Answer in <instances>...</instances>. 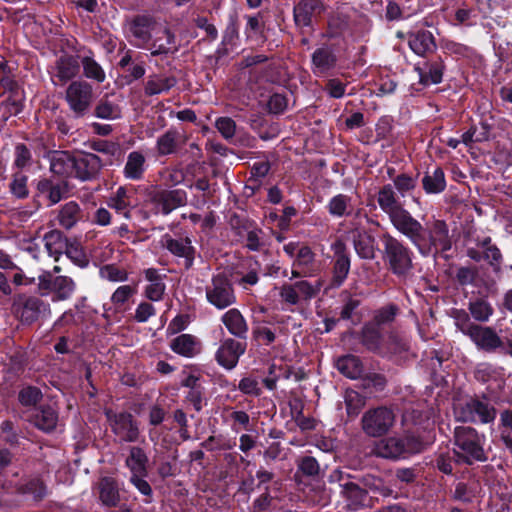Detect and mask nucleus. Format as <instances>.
I'll return each mask as SVG.
<instances>
[{
  "instance_id": "nucleus-1",
  "label": "nucleus",
  "mask_w": 512,
  "mask_h": 512,
  "mask_svg": "<svg viewBox=\"0 0 512 512\" xmlns=\"http://www.w3.org/2000/svg\"><path fill=\"white\" fill-rule=\"evenodd\" d=\"M424 256H436L451 249L452 241L449 236V228L445 221L436 220L428 231L415 218L402 233Z\"/></svg>"
},
{
  "instance_id": "nucleus-2",
  "label": "nucleus",
  "mask_w": 512,
  "mask_h": 512,
  "mask_svg": "<svg viewBox=\"0 0 512 512\" xmlns=\"http://www.w3.org/2000/svg\"><path fill=\"white\" fill-rule=\"evenodd\" d=\"M456 325L478 351L512 357V338L500 337L493 327L471 322L466 313L463 318H457Z\"/></svg>"
},
{
  "instance_id": "nucleus-3",
  "label": "nucleus",
  "mask_w": 512,
  "mask_h": 512,
  "mask_svg": "<svg viewBox=\"0 0 512 512\" xmlns=\"http://www.w3.org/2000/svg\"><path fill=\"white\" fill-rule=\"evenodd\" d=\"M486 436L471 426H456L453 431V453L458 463L468 466L488 461Z\"/></svg>"
},
{
  "instance_id": "nucleus-4",
  "label": "nucleus",
  "mask_w": 512,
  "mask_h": 512,
  "mask_svg": "<svg viewBox=\"0 0 512 512\" xmlns=\"http://www.w3.org/2000/svg\"><path fill=\"white\" fill-rule=\"evenodd\" d=\"M351 225L350 235L357 255L362 259H374L376 239L373 226L377 228L379 223L369 218L367 214H357Z\"/></svg>"
},
{
  "instance_id": "nucleus-5",
  "label": "nucleus",
  "mask_w": 512,
  "mask_h": 512,
  "mask_svg": "<svg viewBox=\"0 0 512 512\" xmlns=\"http://www.w3.org/2000/svg\"><path fill=\"white\" fill-rule=\"evenodd\" d=\"M381 240L384 261L388 263L394 274L405 275L413 266L412 251L389 233H384Z\"/></svg>"
},
{
  "instance_id": "nucleus-6",
  "label": "nucleus",
  "mask_w": 512,
  "mask_h": 512,
  "mask_svg": "<svg viewBox=\"0 0 512 512\" xmlns=\"http://www.w3.org/2000/svg\"><path fill=\"white\" fill-rule=\"evenodd\" d=\"M377 202L380 209L388 215L394 228L403 233L414 217L399 202L392 185L386 184L379 190Z\"/></svg>"
},
{
  "instance_id": "nucleus-7",
  "label": "nucleus",
  "mask_w": 512,
  "mask_h": 512,
  "mask_svg": "<svg viewBox=\"0 0 512 512\" xmlns=\"http://www.w3.org/2000/svg\"><path fill=\"white\" fill-rule=\"evenodd\" d=\"M395 423V413L387 406L369 408L361 418L363 432L373 438L387 435Z\"/></svg>"
},
{
  "instance_id": "nucleus-8",
  "label": "nucleus",
  "mask_w": 512,
  "mask_h": 512,
  "mask_svg": "<svg viewBox=\"0 0 512 512\" xmlns=\"http://www.w3.org/2000/svg\"><path fill=\"white\" fill-rule=\"evenodd\" d=\"M104 415L111 432L119 438L121 443H135L139 440V423L130 412H116L111 408H106Z\"/></svg>"
},
{
  "instance_id": "nucleus-9",
  "label": "nucleus",
  "mask_w": 512,
  "mask_h": 512,
  "mask_svg": "<svg viewBox=\"0 0 512 512\" xmlns=\"http://www.w3.org/2000/svg\"><path fill=\"white\" fill-rule=\"evenodd\" d=\"M65 99L75 117H83L88 113L93 102V88L84 80L73 81L66 89Z\"/></svg>"
},
{
  "instance_id": "nucleus-10",
  "label": "nucleus",
  "mask_w": 512,
  "mask_h": 512,
  "mask_svg": "<svg viewBox=\"0 0 512 512\" xmlns=\"http://www.w3.org/2000/svg\"><path fill=\"white\" fill-rule=\"evenodd\" d=\"M497 416L496 408L486 401L478 397L470 398L461 408L460 420L463 422L489 424L493 423Z\"/></svg>"
},
{
  "instance_id": "nucleus-11",
  "label": "nucleus",
  "mask_w": 512,
  "mask_h": 512,
  "mask_svg": "<svg viewBox=\"0 0 512 512\" xmlns=\"http://www.w3.org/2000/svg\"><path fill=\"white\" fill-rule=\"evenodd\" d=\"M246 349V341L225 338L215 353V360L222 368L228 371L233 370L238 365L240 357L245 354Z\"/></svg>"
},
{
  "instance_id": "nucleus-12",
  "label": "nucleus",
  "mask_w": 512,
  "mask_h": 512,
  "mask_svg": "<svg viewBox=\"0 0 512 512\" xmlns=\"http://www.w3.org/2000/svg\"><path fill=\"white\" fill-rule=\"evenodd\" d=\"M399 438L403 443L406 457L423 452L434 441L432 432L419 426H413L404 430Z\"/></svg>"
},
{
  "instance_id": "nucleus-13",
  "label": "nucleus",
  "mask_w": 512,
  "mask_h": 512,
  "mask_svg": "<svg viewBox=\"0 0 512 512\" xmlns=\"http://www.w3.org/2000/svg\"><path fill=\"white\" fill-rule=\"evenodd\" d=\"M150 200L162 214L168 215L186 204L187 193L183 189H160L150 194Z\"/></svg>"
},
{
  "instance_id": "nucleus-14",
  "label": "nucleus",
  "mask_w": 512,
  "mask_h": 512,
  "mask_svg": "<svg viewBox=\"0 0 512 512\" xmlns=\"http://www.w3.org/2000/svg\"><path fill=\"white\" fill-rule=\"evenodd\" d=\"M161 242L162 246L172 255L182 259V264L186 269L193 265L196 251L189 237L173 238L169 234H165Z\"/></svg>"
},
{
  "instance_id": "nucleus-15",
  "label": "nucleus",
  "mask_w": 512,
  "mask_h": 512,
  "mask_svg": "<svg viewBox=\"0 0 512 512\" xmlns=\"http://www.w3.org/2000/svg\"><path fill=\"white\" fill-rule=\"evenodd\" d=\"M103 162L93 153H79L75 158V171L73 176L81 181H91L98 177Z\"/></svg>"
},
{
  "instance_id": "nucleus-16",
  "label": "nucleus",
  "mask_w": 512,
  "mask_h": 512,
  "mask_svg": "<svg viewBox=\"0 0 512 512\" xmlns=\"http://www.w3.org/2000/svg\"><path fill=\"white\" fill-rule=\"evenodd\" d=\"M59 420L58 411L50 404L39 405L29 414V422L44 433H52Z\"/></svg>"
},
{
  "instance_id": "nucleus-17",
  "label": "nucleus",
  "mask_w": 512,
  "mask_h": 512,
  "mask_svg": "<svg viewBox=\"0 0 512 512\" xmlns=\"http://www.w3.org/2000/svg\"><path fill=\"white\" fill-rule=\"evenodd\" d=\"M338 58L327 45L317 48L311 55V70L315 76H327L335 69Z\"/></svg>"
},
{
  "instance_id": "nucleus-18",
  "label": "nucleus",
  "mask_w": 512,
  "mask_h": 512,
  "mask_svg": "<svg viewBox=\"0 0 512 512\" xmlns=\"http://www.w3.org/2000/svg\"><path fill=\"white\" fill-rule=\"evenodd\" d=\"M414 70L418 73L420 84L424 86L436 85L442 82L445 64L441 57H437L428 59L422 64L418 63Z\"/></svg>"
},
{
  "instance_id": "nucleus-19",
  "label": "nucleus",
  "mask_w": 512,
  "mask_h": 512,
  "mask_svg": "<svg viewBox=\"0 0 512 512\" xmlns=\"http://www.w3.org/2000/svg\"><path fill=\"white\" fill-rule=\"evenodd\" d=\"M324 10L325 6L321 0H300L293 9L295 24L302 28L310 27L312 17Z\"/></svg>"
},
{
  "instance_id": "nucleus-20",
  "label": "nucleus",
  "mask_w": 512,
  "mask_h": 512,
  "mask_svg": "<svg viewBox=\"0 0 512 512\" xmlns=\"http://www.w3.org/2000/svg\"><path fill=\"white\" fill-rule=\"evenodd\" d=\"M335 260L332 271V286H340L346 279L350 270V258L346 246L342 241H336L333 245Z\"/></svg>"
},
{
  "instance_id": "nucleus-21",
  "label": "nucleus",
  "mask_w": 512,
  "mask_h": 512,
  "mask_svg": "<svg viewBox=\"0 0 512 512\" xmlns=\"http://www.w3.org/2000/svg\"><path fill=\"white\" fill-rule=\"evenodd\" d=\"M156 21L149 15L135 16L129 25V31L138 41L137 47H143L152 39V31L155 29Z\"/></svg>"
},
{
  "instance_id": "nucleus-22",
  "label": "nucleus",
  "mask_w": 512,
  "mask_h": 512,
  "mask_svg": "<svg viewBox=\"0 0 512 512\" xmlns=\"http://www.w3.org/2000/svg\"><path fill=\"white\" fill-rule=\"evenodd\" d=\"M17 492L39 503L49 495V488L43 478L37 475L23 479L17 486Z\"/></svg>"
},
{
  "instance_id": "nucleus-23",
  "label": "nucleus",
  "mask_w": 512,
  "mask_h": 512,
  "mask_svg": "<svg viewBox=\"0 0 512 512\" xmlns=\"http://www.w3.org/2000/svg\"><path fill=\"white\" fill-rule=\"evenodd\" d=\"M169 347L177 355L193 358L201 353L202 342L192 334H180L171 340Z\"/></svg>"
},
{
  "instance_id": "nucleus-24",
  "label": "nucleus",
  "mask_w": 512,
  "mask_h": 512,
  "mask_svg": "<svg viewBox=\"0 0 512 512\" xmlns=\"http://www.w3.org/2000/svg\"><path fill=\"white\" fill-rule=\"evenodd\" d=\"M408 45L415 54L421 57H427L437 49L435 38L428 30L408 33Z\"/></svg>"
},
{
  "instance_id": "nucleus-25",
  "label": "nucleus",
  "mask_w": 512,
  "mask_h": 512,
  "mask_svg": "<svg viewBox=\"0 0 512 512\" xmlns=\"http://www.w3.org/2000/svg\"><path fill=\"white\" fill-rule=\"evenodd\" d=\"M324 475L319 461L310 455L300 456L296 459V472L294 479L296 482H302V479L319 480Z\"/></svg>"
},
{
  "instance_id": "nucleus-26",
  "label": "nucleus",
  "mask_w": 512,
  "mask_h": 512,
  "mask_svg": "<svg viewBox=\"0 0 512 512\" xmlns=\"http://www.w3.org/2000/svg\"><path fill=\"white\" fill-rule=\"evenodd\" d=\"M76 154L69 151H50V170L53 174L70 177L75 171Z\"/></svg>"
},
{
  "instance_id": "nucleus-27",
  "label": "nucleus",
  "mask_w": 512,
  "mask_h": 512,
  "mask_svg": "<svg viewBox=\"0 0 512 512\" xmlns=\"http://www.w3.org/2000/svg\"><path fill=\"white\" fill-rule=\"evenodd\" d=\"M99 500L104 507L116 508L119 506L121 497L119 485L113 477H102L98 484Z\"/></svg>"
},
{
  "instance_id": "nucleus-28",
  "label": "nucleus",
  "mask_w": 512,
  "mask_h": 512,
  "mask_svg": "<svg viewBox=\"0 0 512 512\" xmlns=\"http://www.w3.org/2000/svg\"><path fill=\"white\" fill-rule=\"evenodd\" d=\"M37 191L44 195L49 201V206L55 205L62 200L68 192V183L66 181L54 182L51 179L43 178L37 183Z\"/></svg>"
},
{
  "instance_id": "nucleus-29",
  "label": "nucleus",
  "mask_w": 512,
  "mask_h": 512,
  "mask_svg": "<svg viewBox=\"0 0 512 512\" xmlns=\"http://www.w3.org/2000/svg\"><path fill=\"white\" fill-rule=\"evenodd\" d=\"M125 466L130 471V475H148L149 458L144 448L129 446Z\"/></svg>"
},
{
  "instance_id": "nucleus-30",
  "label": "nucleus",
  "mask_w": 512,
  "mask_h": 512,
  "mask_svg": "<svg viewBox=\"0 0 512 512\" xmlns=\"http://www.w3.org/2000/svg\"><path fill=\"white\" fill-rule=\"evenodd\" d=\"M222 322L230 334L238 340L246 341L248 325L238 309H230L222 316Z\"/></svg>"
},
{
  "instance_id": "nucleus-31",
  "label": "nucleus",
  "mask_w": 512,
  "mask_h": 512,
  "mask_svg": "<svg viewBox=\"0 0 512 512\" xmlns=\"http://www.w3.org/2000/svg\"><path fill=\"white\" fill-rule=\"evenodd\" d=\"M46 305L41 299L30 297L25 300L22 306L14 305L15 313L20 317L24 324H32L38 318L42 311L46 310Z\"/></svg>"
},
{
  "instance_id": "nucleus-32",
  "label": "nucleus",
  "mask_w": 512,
  "mask_h": 512,
  "mask_svg": "<svg viewBox=\"0 0 512 512\" xmlns=\"http://www.w3.org/2000/svg\"><path fill=\"white\" fill-rule=\"evenodd\" d=\"M403 443L399 437H388L381 440L374 447V453L377 457L384 459L406 458Z\"/></svg>"
},
{
  "instance_id": "nucleus-33",
  "label": "nucleus",
  "mask_w": 512,
  "mask_h": 512,
  "mask_svg": "<svg viewBox=\"0 0 512 512\" xmlns=\"http://www.w3.org/2000/svg\"><path fill=\"white\" fill-rule=\"evenodd\" d=\"M43 241L48 254L53 257L55 261H59V258L64 253L69 242L65 235L59 230L47 232L43 237Z\"/></svg>"
},
{
  "instance_id": "nucleus-34",
  "label": "nucleus",
  "mask_w": 512,
  "mask_h": 512,
  "mask_svg": "<svg viewBox=\"0 0 512 512\" xmlns=\"http://www.w3.org/2000/svg\"><path fill=\"white\" fill-rule=\"evenodd\" d=\"M421 182L427 194H439L446 189L445 173L440 167L427 170Z\"/></svg>"
},
{
  "instance_id": "nucleus-35",
  "label": "nucleus",
  "mask_w": 512,
  "mask_h": 512,
  "mask_svg": "<svg viewBox=\"0 0 512 512\" xmlns=\"http://www.w3.org/2000/svg\"><path fill=\"white\" fill-rule=\"evenodd\" d=\"M336 367L338 371L350 379L362 377L363 364L358 356L348 354L338 358Z\"/></svg>"
},
{
  "instance_id": "nucleus-36",
  "label": "nucleus",
  "mask_w": 512,
  "mask_h": 512,
  "mask_svg": "<svg viewBox=\"0 0 512 512\" xmlns=\"http://www.w3.org/2000/svg\"><path fill=\"white\" fill-rule=\"evenodd\" d=\"M108 206L117 213L123 214L126 219L131 218V195L125 187H119L108 200Z\"/></svg>"
},
{
  "instance_id": "nucleus-37",
  "label": "nucleus",
  "mask_w": 512,
  "mask_h": 512,
  "mask_svg": "<svg viewBox=\"0 0 512 512\" xmlns=\"http://www.w3.org/2000/svg\"><path fill=\"white\" fill-rule=\"evenodd\" d=\"M57 77L61 81H68L74 78L80 69V62L77 56L63 55L56 62Z\"/></svg>"
},
{
  "instance_id": "nucleus-38",
  "label": "nucleus",
  "mask_w": 512,
  "mask_h": 512,
  "mask_svg": "<svg viewBox=\"0 0 512 512\" xmlns=\"http://www.w3.org/2000/svg\"><path fill=\"white\" fill-rule=\"evenodd\" d=\"M177 83L175 77H160L157 74L150 75L145 83L144 92L147 96L158 95L162 92L169 91Z\"/></svg>"
},
{
  "instance_id": "nucleus-39",
  "label": "nucleus",
  "mask_w": 512,
  "mask_h": 512,
  "mask_svg": "<svg viewBox=\"0 0 512 512\" xmlns=\"http://www.w3.org/2000/svg\"><path fill=\"white\" fill-rule=\"evenodd\" d=\"M163 35L166 37L165 43H163L160 37H156L150 47L151 55L158 56L162 54H173L178 51V46L175 45L176 36L167 27L162 30Z\"/></svg>"
},
{
  "instance_id": "nucleus-40",
  "label": "nucleus",
  "mask_w": 512,
  "mask_h": 512,
  "mask_svg": "<svg viewBox=\"0 0 512 512\" xmlns=\"http://www.w3.org/2000/svg\"><path fill=\"white\" fill-rule=\"evenodd\" d=\"M361 343L371 352H377L381 348L382 334L375 324L366 323L361 331Z\"/></svg>"
},
{
  "instance_id": "nucleus-41",
  "label": "nucleus",
  "mask_w": 512,
  "mask_h": 512,
  "mask_svg": "<svg viewBox=\"0 0 512 512\" xmlns=\"http://www.w3.org/2000/svg\"><path fill=\"white\" fill-rule=\"evenodd\" d=\"M145 157L139 151L129 153L124 167V175L131 180H139L143 177Z\"/></svg>"
},
{
  "instance_id": "nucleus-42",
  "label": "nucleus",
  "mask_w": 512,
  "mask_h": 512,
  "mask_svg": "<svg viewBox=\"0 0 512 512\" xmlns=\"http://www.w3.org/2000/svg\"><path fill=\"white\" fill-rule=\"evenodd\" d=\"M343 496L350 502L354 508L362 507L368 496L366 489L360 487L359 484L354 482H346L341 485Z\"/></svg>"
},
{
  "instance_id": "nucleus-43",
  "label": "nucleus",
  "mask_w": 512,
  "mask_h": 512,
  "mask_svg": "<svg viewBox=\"0 0 512 512\" xmlns=\"http://www.w3.org/2000/svg\"><path fill=\"white\" fill-rule=\"evenodd\" d=\"M81 218L80 206L70 201L66 203L60 210L58 215L59 224L65 229H71Z\"/></svg>"
},
{
  "instance_id": "nucleus-44",
  "label": "nucleus",
  "mask_w": 512,
  "mask_h": 512,
  "mask_svg": "<svg viewBox=\"0 0 512 512\" xmlns=\"http://www.w3.org/2000/svg\"><path fill=\"white\" fill-rule=\"evenodd\" d=\"M254 224V221L237 213H233L229 217L230 228L235 236V241L238 243H243L246 233Z\"/></svg>"
},
{
  "instance_id": "nucleus-45",
  "label": "nucleus",
  "mask_w": 512,
  "mask_h": 512,
  "mask_svg": "<svg viewBox=\"0 0 512 512\" xmlns=\"http://www.w3.org/2000/svg\"><path fill=\"white\" fill-rule=\"evenodd\" d=\"M500 439L505 447L512 453V410L504 409L500 413L499 426Z\"/></svg>"
},
{
  "instance_id": "nucleus-46",
  "label": "nucleus",
  "mask_w": 512,
  "mask_h": 512,
  "mask_svg": "<svg viewBox=\"0 0 512 512\" xmlns=\"http://www.w3.org/2000/svg\"><path fill=\"white\" fill-rule=\"evenodd\" d=\"M179 138L178 131L174 129L167 130L157 139V152L161 156L172 154L177 149V141Z\"/></svg>"
},
{
  "instance_id": "nucleus-47",
  "label": "nucleus",
  "mask_w": 512,
  "mask_h": 512,
  "mask_svg": "<svg viewBox=\"0 0 512 512\" xmlns=\"http://www.w3.org/2000/svg\"><path fill=\"white\" fill-rule=\"evenodd\" d=\"M206 297L218 309H224L236 301L234 290H206Z\"/></svg>"
},
{
  "instance_id": "nucleus-48",
  "label": "nucleus",
  "mask_w": 512,
  "mask_h": 512,
  "mask_svg": "<svg viewBox=\"0 0 512 512\" xmlns=\"http://www.w3.org/2000/svg\"><path fill=\"white\" fill-rule=\"evenodd\" d=\"M43 394L40 388L27 385L18 392V401L24 407H38L37 404L42 400Z\"/></svg>"
},
{
  "instance_id": "nucleus-49",
  "label": "nucleus",
  "mask_w": 512,
  "mask_h": 512,
  "mask_svg": "<svg viewBox=\"0 0 512 512\" xmlns=\"http://www.w3.org/2000/svg\"><path fill=\"white\" fill-rule=\"evenodd\" d=\"M359 481L364 489L378 493L384 497L391 496L393 493V490L386 486L383 479L380 477L367 474L359 478Z\"/></svg>"
},
{
  "instance_id": "nucleus-50",
  "label": "nucleus",
  "mask_w": 512,
  "mask_h": 512,
  "mask_svg": "<svg viewBox=\"0 0 512 512\" xmlns=\"http://www.w3.org/2000/svg\"><path fill=\"white\" fill-rule=\"evenodd\" d=\"M469 311L475 320L486 322L492 315L493 308L485 299L476 298L469 302Z\"/></svg>"
},
{
  "instance_id": "nucleus-51",
  "label": "nucleus",
  "mask_w": 512,
  "mask_h": 512,
  "mask_svg": "<svg viewBox=\"0 0 512 512\" xmlns=\"http://www.w3.org/2000/svg\"><path fill=\"white\" fill-rule=\"evenodd\" d=\"M83 67V74L88 79H93L98 83L105 80V72L102 67L90 56H85L81 59Z\"/></svg>"
},
{
  "instance_id": "nucleus-52",
  "label": "nucleus",
  "mask_w": 512,
  "mask_h": 512,
  "mask_svg": "<svg viewBox=\"0 0 512 512\" xmlns=\"http://www.w3.org/2000/svg\"><path fill=\"white\" fill-rule=\"evenodd\" d=\"M361 378L363 387L368 389L370 393L384 391L388 382L384 374L376 372H369Z\"/></svg>"
},
{
  "instance_id": "nucleus-53",
  "label": "nucleus",
  "mask_w": 512,
  "mask_h": 512,
  "mask_svg": "<svg viewBox=\"0 0 512 512\" xmlns=\"http://www.w3.org/2000/svg\"><path fill=\"white\" fill-rule=\"evenodd\" d=\"M64 253L67 258L81 268H84L89 264V259L86 253L84 252L81 244L77 241H69Z\"/></svg>"
},
{
  "instance_id": "nucleus-54",
  "label": "nucleus",
  "mask_w": 512,
  "mask_h": 512,
  "mask_svg": "<svg viewBox=\"0 0 512 512\" xmlns=\"http://www.w3.org/2000/svg\"><path fill=\"white\" fill-rule=\"evenodd\" d=\"M28 177L22 172H16L12 175V181L9 185L10 192L18 199H26L29 196L27 187Z\"/></svg>"
},
{
  "instance_id": "nucleus-55",
  "label": "nucleus",
  "mask_w": 512,
  "mask_h": 512,
  "mask_svg": "<svg viewBox=\"0 0 512 512\" xmlns=\"http://www.w3.org/2000/svg\"><path fill=\"white\" fill-rule=\"evenodd\" d=\"M94 113L98 118L116 119L120 117L121 110L118 105L109 101L107 97H104L96 105Z\"/></svg>"
},
{
  "instance_id": "nucleus-56",
  "label": "nucleus",
  "mask_w": 512,
  "mask_h": 512,
  "mask_svg": "<svg viewBox=\"0 0 512 512\" xmlns=\"http://www.w3.org/2000/svg\"><path fill=\"white\" fill-rule=\"evenodd\" d=\"M148 475H130L129 482L146 498L143 500L145 504L153 502V490L151 485L145 479Z\"/></svg>"
},
{
  "instance_id": "nucleus-57",
  "label": "nucleus",
  "mask_w": 512,
  "mask_h": 512,
  "mask_svg": "<svg viewBox=\"0 0 512 512\" xmlns=\"http://www.w3.org/2000/svg\"><path fill=\"white\" fill-rule=\"evenodd\" d=\"M351 198L344 194L334 196L328 203V211L331 215L342 217L347 213Z\"/></svg>"
},
{
  "instance_id": "nucleus-58",
  "label": "nucleus",
  "mask_w": 512,
  "mask_h": 512,
  "mask_svg": "<svg viewBox=\"0 0 512 512\" xmlns=\"http://www.w3.org/2000/svg\"><path fill=\"white\" fill-rule=\"evenodd\" d=\"M236 389V386H234ZM237 389L244 395L259 397L262 394V389L256 378L252 376L243 377L237 386Z\"/></svg>"
},
{
  "instance_id": "nucleus-59",
  "label": "nucleus",
  "mask_w": 512,
  "mask_h": 512,
  "mask_svg": "<svg viewBox=\"0 0 512 512\" xmlns=\"http://www.w3.org/2000/svg\"><path fill=\"white\" fill-rule=\"evenodd\" d=\"M397 312L398 307L394 304H390L377 310L373 320L370 322L380 328L381 325L392 322Z\"/></svg>"
},
{
  "instance_id": "nucleus-60",
  "label": "nucleus",
  "mask_w": 512,
  "mask_h": 512,
  "mask_svg": "<svg viewBox=\"0 0 512 512\" xmlns=\"http://www.w3.org/2000/svg\"><path fill=\"white\" fill-rule=\"evenodd\" d=\"M14 155V166L19 169L29 166L32 162V153L24 143L16 144Z\"/></svg>"
},
{
  "instance_id": "nucleus-61",
  "label": "nucleus",
  "mask_w": 512,
  "mask_h": 512,
  "mask_svg": "<svg viewBox=\"0 0 512 512\" xmlns=\"http://www.w3.org/2000/svg\"><path fill=\"white\" fill-rule=\"evenodd\" d=\"M252 337L258 344L265 346L271 345L276 339L275 333L270 328L262 325L253 327Z\"/></svg>"
},
{
  "instance_id": "nucleus-62",
  "label": "nucleus",
  "mask_w": 512,
  "mask_h": 512,
  "mask_svg": "<svg viewBox=\"0 0 512 512\" xmlns=\"http://www.w3.org/2000/svg\"><path fill=\"white\" fill-rule=\"evenodd\" d=\"M272 502L273 497L270 494V488L264 487V492L253 501L251 512H270Z\"/></svg>"
},
{
  "instance_id": "nucleus-63",
  "label": "nucleus",
  "mask_w": 512,
  "mask_h": 512,
  "mask_svg": "<svg viewBox=\"0 0 512 512\" xmlns=\"http://www.w3.org/2000/svg\"><path fill=\"white\" fill-rule=\"evenodd\" d=\"M185 400L193 406L196 412H200L203 409L204 405L207 404L204 386L198 389L188 390L185 396Z\"/></svg>"
},
{
  "instance_id": "nucleus-64",
  "label": "nucleus",
  "mask_w": 512,
  "mask_h": 512,
  "mask_svg": "<svg viewBox=\"0 0 512 512\" xmlns=\"http://www.w3.org/2000/svg\"><path fill=\"white\" fill-rule=\"evenodd\" d=\"M262 233L263 231L254 224L245 235L246 244L244 246L250 251H260L264 246V242L260 237Z\"/></svg>"
}]
</instances>
